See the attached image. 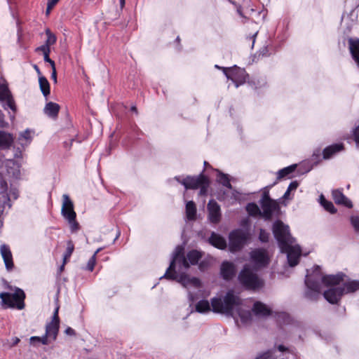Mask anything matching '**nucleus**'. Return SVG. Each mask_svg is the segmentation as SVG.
<instances>
[{"label": "nucleus", "mask_w": 359, "mask_h": 359, "mask_svg": "<svg viewBox=\"0 0 359 359\" xmlns=\"http://www.w3.org/2000/svg\"><path fill=\"white\" fill-rule=\"evenodd\" d=\"M238 13L240 14L241 16L242 17H244V18H246V16L245 15V14H248L249 15H251L252 13L254 12H256V11H255L254 9H246L245 11H243V9L241 8H238Z\"/></svg>", "instance_id": "nucleus-51"}, {"label": "nucleus", "mask_w": 359, "mask_h": 359, "mask_svg": "<svg viewBox=\"0 0 359 359\" xmlns=\"http://www.w3.org/2000/svg\"><path fill=\"white\" fill-rule=\"evenodd\" d=\"M21 136L25 140H29L31 138L30 132L28 130L22 133Z\"/></svg>", "instance_id": "nucleus-60"}, {"label": "nucleus", "mask_w": 359, "mask_h": 359, "mask_svg": "<svg viewBox=\"0 0 359 359\" xmlns=\"http://www.w3.org/2000/svg\"><path fill=\"white\" fill-rule=\"evenodd\" d=\"M11 93V91L6 83H0V101H4L8 95Z\"/></svg>", "instance_id": "nucleus-40"}, {"label": "nucleus", "mask_w": 359, "mask_h": 359, "mask_svg": "<svg viewBox=\"0 0 359 359\" xmlns=\"http://www.w3.org/2000/svg\"><path fill=\"white\" fill-rule=\"evenodd\" d=\"M12 341H13V342H12V344L11 346V347L17 345L20 342V339L18 338V337H14V338L12 339Z\"/></svg>", "instance_id": "nucleus-63"}, {"label": "nucleus", "mask_w": 359, "mask_h": 359, "mask_svg": "<svg viewBox=\"0 0 359 359\" xmlns=\"http://www.w3.org/2000/svg\"><path fill=\"white\" fill-rule=\"evenodd\" d=\"M184 255V248L182 245H177L173 253L172 259L170 262V266L166 270L163 277L169 280H177V276L175 271V266L177 260L180 257Z\"/></svg>", "instance_id": "nucleus-8"}, {"label": "nucleus", "mask_w": 359, "mask_h": 359, "mask_svg": "<svg viewBox=\"0 0 359 359\" xmlns=\"http://www.w3.org/2000/svg\"><path fill=\"white\" fill-rule=\"evenodd\" d=\"M186 215L189 220H194L196 217V206L194 201H190L186 204Z\"/></svg>", "instance_id": "nucleus-30"}, {"label": "nucleus", "mask_w": 359, "mask_h": 359, "mask_svg": "<svg viewBox=\"0 0 359 359\" xmlns=\"http://www.w3.org/2000/svg\"><path fill=\"white\" fill-rule=\"evenodd\" d=\"M320 203L323 208L329 212L334 214L337 212V209L331 201L326 200L323 196H320Z\"/></svg>", "instance_id": "nucleus-37"}, {"label": "nucleus", "mask_w": 359, "mask_h": 359, "mask_svg": "<svg viewBox=\"0 0 359 359\" xmlns=\"http://www.w3.org/2000/svg\"><path fill=\"white\" fill-rule=\"evenodd\" d=\"M209 264H208V262L207 261H201L199 264H198V268L201 271H205L206 269H208Z\"/></svg>", "instance_id": "nucleus-55"}, {"label": "nucleus", "mask_w": 359, "mask_h": 359, "mask_svg": "<svg viewBox=\"0 0 359 359\" xmlns=\"http://www.w3.org/2000/svg\"><path fill=\"white\" fill-rule=\"evenodd\" d=\"M100 251V248L97 249L94 255L89 259L87 265L86 270L93 271L96 264V255Z\"/></svg>", "instance_id": "nucleus-41"}, {"label": "nucleus", "mask_w": 359, "mask_h": 359, "mask_svg": "<svg viewBox=\"0 0 359 359\" xmlns=\"http://www.w3.org/2000/svg\"><path fill=\"white\" fill-rule=\"evenodd\" d=\"M316 276L320 278V282H322L327 286H337L344 281L345 275L342 273L336 275H325L320 274V269L319 266H316L315 271Z\"/></svg>", "instance_id": "nucleus-9"}, {"label": "nucleus", "mask_w": 359, "mask_h": 359, "mask_svg": "<svg viewBox=\"0 0 359 359\" xmlns=\"http://www.w3.org/2000/svg\"><path fill=\"white\" fill-rule=\"evenodd\" d=\"M283 253H287V262L290 266L293 267L298 264L299 257L301 255V250L292 245V243L287 245L285 248H280Z\"/></svg>", "instance_id": "nucleus-11"}, {"label": "nucleus", "mask_w": 359, "mask_h": 359, "mask_svg": "<svg viewBox=\"0 0 359 359\" xmlns=\"http://www.w3.org/2000/svg\"><path fill=\"white\" fill-rule=\"evenodd\" d=\"M196 311L198 313H205L210 311V303L208 300H200L196 304Z\"/></svg>", "instance_id": "nucleus-35"}, {"label": "nucleus", "mask_w": 359, "mask_h": 359, "mask_svg": "<svg viewBox=\"0 0 359 359\" xmlns=\"http://www.w3.org/2000/svg\"><path fill=\"white\" fill-rule=\"evenodd\" d=\"M46 34L47 36L45 44L49 48L50 46L54 45L56 43L57 38L54 34H53L49 29L46 30Z\"/></svg>", "instance_id": "nucleus-39"}, {"label": "nucleus", "mask_w": 359, "mask_h": 359, "mask_svg": "<svg viewBox=\"0 0 359 359\" xmlns=\"http://www.w3.org/2000/svg\"><path fill=\"white\" fill-rule=\"evenodd\" d=\"M297 168V164H292L287 167H285L280 170L277 172V181H280L283 178L290 177V175L295 171Z\"/></svg>", "instance_id": "nucleus-27"}, {"label": "nucleus", "mask_w": 359, "mask_h": 359, "mask_svg": "<svg viewBox=\"0 0 359 359\" xmlns=\"http://www.w3.org/2000/svg\"><path fill=\"white\" fill-rule=\"evenodd\" d=\"M351 222L355 231H359V216H353L351 217Z\"/></svg>", "instance_id": "nucleus-47"}, {"label": "nucleus", "mask_w": 359, "mask_h": 359, "mask_svg": "<svg viewBox=\"0 0 359 359\" xmlns=\"http://www.w3.org/2000/svg\"><path fill=\"white\" fill-rule=\"evenodd\" d=\"M222 301L224 313L226 314L231 313L236 306H240L242 304L241 298L235 295L232 290H229L226 292Z\"/></svg>", "instance_id": "nucleus-10"}, {"label": "nucleus", "mask_w": 359, "mask_h": 359, "mask_svg": "<svg viewBox=\"0 0 359 359\" xmlns=\"http://www.w3.org/2000/svg\"><path fill=\"white\" fill-rule=\"evenodd\" d=\"M246 210L250 216H261V210L255 203H250L246 206Z\"/></svg>", "instance_id": "nucleus-36"}, {"label": "nucleus", "mask_w": 359, "mask_h": 359, "mask_svg": "<svg viewBox=\"0 0 359 359\" xmlns=\"http://www.w3.org/2000/svg\"><path fill=\"white\" fill-rule=\"evenodd\" d=\"M255 359H274L271 351H267L258 355Z\"/></svg>", "instance_id": "nucleus-46"}, {"label": "nucleus", "mask_w": 359, "mask_h": 359, "mask_svg": "<svg viewBox=\"0 0 359 359\" xmlns=\"http://www.w3.org/2000/svg\"><path fill=\"white\" fill-rule=\"evenodd\" d=\"M36 51H41L43 53V55H45L46 54H50V48H49L46 44H43V45L36 48Z\"/></svg>", "instance_id": "nucleus-49"}, {"label": "nucleus", "mask_w": 359, "mask_h": 359, "mask_svg": "<svg viewBox=\"0 0 359 359\" xmlns=\"http://www.w3.org/2000/svg\"><path fill=\"white\" fill-rule=\"evenodd\" d=\"M272 232L280 248H285L288 244L292 243L289 226L285 224L281 220L278 219L273 222Z\"/></svg>", "instance_id": "nucleus-4"}, {"label": "nucleus", "mask_w": 359, "mask_h": 359, "mask_svg": "<svg viewBox=\"0 0 359 359\" xmlns=\"http://www.w3.org/2000/svg\"><path fill=\"white\" fill-rule=\"evenodd\" d=\"M344 149L343 143H335L326 147L322 151L323 159L328 160Z\"/></svg>", "instance_id": "nucleus-17"}, {"label": "nucleus", "mask_w": 359, "mask_h": 359, "mask_svg": "<svg viewBox=\"0 0 359 359\" xmlns=\"http://www.w3.org/2000/svg\"><path fill=\"white\" fill-rule=\"evenodd\" d=\"M13 141L14 139L11 134L0 130V148L9 149L12 146Z\"/></svg>", "instance_id": "nucleus-25"}, {"label": "nucleus", "mask_w": 359, "mask_h": 359, "mask_svg": "<svg viewBox=\"0 0 359 359\" xmlns=\"http://www.w3.org/2000/svg\"><path fill=\"white\" fill-rule=\"evenodd\" d=\"M48 337L49 336L48 334H46V333L44 336L41 337L40 342L44 345H47L48 344Z\"/></svg>", "instance_id": "nucleus-59"}, {"label": "nucleus", "mask_w": 359, "mask_h": 359, "mask_svg": "<svg viewBox=\"0 0 359 359\" xmlns=\"http://www.w3.org/2000/svg\"><path fill=\"white\" fill-rule=\"evenodd\" d=\"M217 181L218 183L221 184L222 186L228 188L229 189H232V185L230 182L229 176L227 174H224L219 170H217Z\"/></svg>", "instance_id": "nucleus-28"}, {"label": "nucleus", "mask_w": 359, "mask_h": 359, "mask_svg": "<svg viewBox=\"0 0 359 359\" xmlns=\"http://www.w3.org/2000/svg\"><path fill=\"white\" fill-rule=\"evenodd\" d=\"M25 292L20 288H17L13 294L5 292L0 293L1 306L4 309L12 308L18 310L23 309L25 306Z\"/></svg>", "instance_id": "nucleus-3"}, {"label": "nucleus", "mask_w": 359, "mask_h": 359, "mask_svg": "<svg viewBox=\"0 0 359 359\" xmlns=\"http://www.w3.org/2000/svg\"><path fill=\"white\" fill-rule=\"evenodd\" d=\"M203 253L197 250H191L187 254V261L189 263V266L196 265L198 261L202 258Z\"/></svg>", "instance_id": "nucleus-26"}, {"label": "nucleus", "mask_w": 359, "mask_h": 359, "mask_svg": "<svg viewBox=\"0 0 359 359\" xmlns=\"http://www.w3.org/2000/svg\"><path fill=\"white\" fill-rule=\"evenodd\" d=\"M211 306L215 313H224L223 301L221 298L214 297L211 299Z\"/></svg>", "instance_id": "nucleus-32"}, {"label": "nucleus", "mask_w": 359, "mask_h": 359, "mask_svg": "<svg viewBox=\"0 0 359 359\" xmlns=\"http://www.w3.org/2000/svg\"><path fill=\"white\" fill-rule=\"evenodd\" d=\"M298 186H299V183L297 182V181H293L289 184V186L287 187V190H289L290 191L295 190V189H297Z\"/></svg>", "instance_id": "nucleus-56"}, {"label": "nucleus", "mask_w": 359, "mask_h": 359, "mask_svg": "<svg viewBox=\"0 0 359 359\" xmlns=\"http://www.w3.org/2000/svg\"><path fill=\"white\" fill-rule=\"evenodd\" d=\"M341 287L345 288V294L355 292L359 290V280L346 282Z\"/></svg>", "instance_id": "nucleus-33"}, {"label": "nucleus", "mask_w": 359, "mask_h": 359, "mask_svg": "<svg viewBox=\"0 0 359 359\" xmlns=\"http://www.w3.org/2000/svg\"><path fill=\"white\" fill-rule=\"evenodd\" d=\"M353 137L357 146L359 147V126L353 130Z\"/></svg>", "instance_id": "nucleus-52"}, {"label": "nucleus", "mask_w": 359, "mask_h": 359, "mask_svg": "<svg viewBox=\"0 0 359 359\" xmlns=\"http://www.w3.org/2000/svg\"><path fill=\"white\" fill-rule=\"evenodd\" d=\"M273 201V200L270 198L269 192L265 191V192H264V194L262 195V199L260 201V203H264V202H269V201Z\"/></svg>", "instance_id": "nucleus-53"}, {"label": "nucleus", "mask_w": 359, "mask_h": 359, "mask_svg": "<svg viewBox=\"0 0 359 359\" xmlns=\"http://www.w3.org/2000/svg\"><path fill=\"white\" fill-rule=\"evenodd\" d=\"M60 109V106L53 102H49L46 103L43 111L44 113L49 117L55 119L58 116V114Z\"/></svg>", "instance_id": "nucleus-24"}, {"label": "nucleus", "mask_w": 359, "mask_h": 359, "mask_svg": "<svg viewBox=\"0 0 359 359\" xmlns=\"http://www.w3.org/2000/svg\"><path fill=\"white\" fill-rule=\"evenodd\" d=\"M60 1V0H48L47 6L49 8L53 9V8L57 5V4Z\"/></svg>", "instance_id": "nucleus-57"}, {"label": "nucleus", "mask_w": 359, "mask_h": 359, "mask_svg": "<svg viewBox=\"0 0 359 359\" xmlns=\"http://www.w3.org/2000/svg\"><path fill=\"white\" fill-rule=\"evenodd\" d=\"M74 250V244L72 240L67 242V248L63 255L64 264H67Z\"/></svg>", "instance_id": "nucleus-34"}, {"label": "nucleus", "mask_w": 359, "mask_h": 359, "mask_svg": "<svg viewBox=\"0 0 359 359\" xmlns=\"http://www.w3.org/2000/svg\"><path fill=\"white\" fill-rule=\"evenodd\" d=\"M60 325L56 323H49L46 327V333L52 337L53 340H55L59 332Z\"/></svg>", "instance_id": "nucleus-29"}, {"label": "nucleus", "mask_w": 359, "mask_h": 359, "mask_svg": "<svg viewBox=\"0 0 359 359\" xmlns=\"http://www.w3.org/2000/svg\"><path fill=\"white\" fill-rule=\"evenodd\" d=\"M176 263H178L179 264H180L185 269H187L189 268V263L187 261V256L185 257L184 255H183L182 257H180L179 259L177 260Z\"/></svg>", "instance_id": "nucleus-45"}, {"label": "nucleus", "mask_w": 359, "mask_h": 359, "mask_svg": "<svg viewBox=\"0 0 359 359\" xmlns=\"http://www.w3.org/2000/svg\"><path fill=\"white\" fill-rule=\"evenodd\" d=\"M345 294V288L333 287L323 292L325 299L332 304H338L341 297Z\"/></svg>", "instance_id": "nucleus-12"}, {"label": "nucleus", "mask_w": 359, "mask_h": 359, "mask_svg": "<svg viewBox=\"0 0 359 359\" xmlns=\"http://www.w3.org/2000/svg\"><path fill=\"white\" fill-rule=\"evenodd\" d=\"M4 101H6L7 105L11 109H12L13 111L16 110L15 101L13 100L11 93L9 95H8V97H6V99H5Z\"/></svg>", "instance_id": "nucleus-44"}, {"label": "nucleus", "mask_w": 359, "mask_h": 359, "mask_svg": "<svg viewBox=\"0 0 359 359\" xmlns=\"http://www.w3.org/2000/svg\"><path fill=\"white\" fill-rule=\"evenodd\" d=\"M0 252L5 263L6 268L10 271L14 266L13 255L8 245L3 244L0 247Z\"/></svg>", "instance_id": "nucleus-19"}, {"label": "nucleus", "mask_w": 359, "mask_h": 359, "mask_svg": "<svg viewBox=\"0 0 359 359\" xmlns=\"http://www.w3.org/2000/svg\"><path fill=\"white\" fill-rule=\"evenodd\" d=\"M41 337H32L30 338V342L34 344V342H40Z\"/></svg>", "instance_id": "nucleus-62"}, {"label": "nucleus", "mask_w": 359, "mask_h": 359, "mask_svg": "<svg viewBox=\"0 0 359 359\" xmlns=\"http://www.w3.org/2000/svg\"><path fill=\"white\" fill-rule=\"evenodd\" d=\"M249 238V234L241 229L232 231L229 236V248L231 252L241 250Z\"/></svg>", "instance_id": "nucleus-6"}, {"label": "nucleus", "mask_w": 359, "mask_h": 359, "mask_svg": "<svg viewBox=\"0 0 359 359\" xmlns=\"http://www.w3.org/2000/svg\"><path fill=\"white\" fill-rule=\"evenodd\" d=\"M236 274V268L233 263L228 261H224L222 263L220 266V275L222 278L226 280H232Z\"/></svg>", "instance_id": "nucleus-14"}, {"label": "nucleus", "mask_w": 359, "mask_h": 359, "mask_svg": "<svg viewBox=\"0 0 359 359\" xmlns=\"http://www.w3.org/2000/svg\"><path fill=\"white\" fill-rule=\"evenodd\" d=\"M51 79L56 83L57 82V72L56 68H52Z\"/></svg>", "instance_id": "nucleus-61"}, {"label": "nucleus", "mask_w": 359, "mask_h": 359, "mask_svg": "<svg viewBox=\"0 0 359 359\" xmlns=\"http://www.w3.org/2000/svg\"><path fill=\"white\" fill-rule=\"evenodd\" d=\"M210 244L219 250H224L226 248V241L221 235L212 232L208 238Z\"/></svg>", "instance_id": "nucleus-22"}, {"label": "nucleus", "mask_w": 359, "mask_h": 359, "mask_svg": "<svg viewBox=\"0 0 359 359\" xmlns=\"http://www.w3.org/2000/svg\"><path fill=\"white\" fill-rule=\"evenodd\" d=\"M208 210L210 221L213 224L219 223L221 219L220 206L215 200H210Z\"/></svg>", "instance_id": "nucleus-16"}, {"label": "nucleus", "mask_w": 359, "mask_h": 359, "mask_svg": "<svg viewBox=\"0 0 359 359\" xmlns=\"http://www.w3.org/2000/svg\"><path fill=\"white\" fill-rule=\"evenodd\" d=\"M252 259L258 265L265 266L269 264L267 253L264 249H257L251 252Z\"/></svg>", "instance_id": "nucleus-18"}, {"label": "nucleus", "mask_w": 359, "mask_h": 359, "mask_svg": "<svg viewBox=\"0 0 359 359\" xmlns=\"http://www.w3.org/2000/svg\"><path fill=\"white\" fill-rule=\"evenodd\" d=\"M175 179L182 184L186 189H200V196H205L208 195L210 181L209 177L204 175V170L197 176L188 175L182 180L180 179V177H175Z\"/></svg>", "instance_id": "nucleus-1"}, {"label": "nucleus", "mask_w": 359, "mask_h": 359, "mask_svg": "<svg viewBox=\"0 0 359 359\" xmlns=\"http://www.w3.org/2000/svg\"><path fill=\"white\" fill-rule=\"evenodd\" d=\"M43 59L45 62H48L50 65L51 68L55 67V63L53 60L50 58L49 54H46L43 55Z\"/></svg>", "instance_id": "nucleus-54"}, {"label": "nucleus", "mask_w": 359, "mask_h": 359, "mask_svg": "<svg viewBox=\"0 0 359 359\" xmlns=\"http://www.w3.org/2000/svg\"><path fill=\"white\" fill-rule=\"evenodd\" d=\"M238 280L240 284L247 290H255L264 286V281L248 264L244 265L238 273Z\"/></svg>", "instance_id": "nucleus-2"}, {"label": "nucleus", "mask_w": 359, "mask_h": 359, "mask_svg": "<svg viewBox=\"0 0 359 359\" xmlns=\"http://www.w3.org/2000/svg\"><path fill=\"white\" fill-rule=\"evenodd\" d=\"M222 70L226 78L235 83L236 87L245 83L248 78V74L245 69L237 66L229 68L223 67Z\"/></svg>", "instance_id": "nucleus-7"}, {"label": "nucleus", "mask_w": 359, "mask_h": 359, "mask_svg": "<svg viewBox=\"0 0 359 359\" xmlns=\"http://www.w3.org/2000/svg\"><path fill=\"white\" fill-rule=\"evenodd\" d=\"M58 311H59V306H57L53 313V318L50 323H56L60 325V318L58 316Z\"/></svg>", "instance_id": "nucleus-50"}, {"label": "nucleus", "mask_w": 359, "mask_h": 359, "mask_svg": "<svg viewBox=\"0 0 359 359\" xmlns=\"http://www.w3.org/2000/svg\"><path fill=\"white\" fill-rule=\"evenodd\" d=\"M252 311L257 316H269L272 313V311L266 304L261 302H256L254 303Z\"/></svg>", "instance_id": "nucleus-21"}, {"label": "nucleus", "mask_w": 359, "mask_h": 359, "mask_svg": "<svg viewBox=\"0 0 359 359\" xmlns=\"http://www.w3.org/2000/svg\"><path fill=\"white\" fill-rule=\"evenodd\" d=\"M332 196L337 205H341L347 208H352V202L343 194L339 189L333 190L332 192Z\"/></svg>", "instance_id": "nucleus-20"}, {"label": "nucleus", "mask_w": 359, "mask_h": 359, "mask_svg": "<svg viewBox=\"0 0 359 359\" xmlns=\"http://www.w3.org/2000/svg\"><path fill=\"white\" fill-rule=\"evenodd\" d=\"M65 333L67 335H70V336H75L76 335V332L74 329H72V327H68L66 328V330H65Z\"/></svg>", "instance_id": "nucleus-58"}, {"label": "nucleus", "mask_w": 359, "mask_h": 359, "mask_svg": "<svg viewBox=\"0 0 359 359\" xmlns=\"http://www.w3.org/2000/svg\"><path fill=\"white\" fill-rule=\"evenodd\" d=\"M348 42L351 56L359 67V39L350 38Z\"/></svg>", "instance_id": "nucleus-23"}, {"label": "nucleus", "mask_w": 359, "mask_h": 359, "mask_svg": "<svg viewBox=\"0 0 359 359\" xmlns=\"http://www.w3.org/2000/svg\"><path fill=\"white\" fill-rule=\"evenodd\" d=\"M290 194V191L287 189V191H285V193L283 196V199H288Z\"/></svg>", "instance_id": "nucleus-64"}, {"label": "nucleus", "mask_w": 359, "mask_h": 359, "mask_svg": "<svg viewBox=\"0 0 359 359\" xmlns=\"http://www.w3.org/2000/svg\"><path fill=\"white\" fill-rule=\"evenodd\" d=\"M40 90L45 97H47L50 93V83L45 76H40L39 79Z\"/></svg>", "instance_id": "nucleus-31"}, {"label": "nucleus", "mask_w": 359, "mask_h": 359, "mask_svg": "<svg viewBox=\"0 0 359 359\" xmlns=\"http://www.w3.org/2000/svg\"><path fill=\"white\" fill-rule=\"evenodd\" d=\"M321 155H322V153L320 151V149H315L313 152V154L311 155V161L314 165H318L322 161Z\"/></svg>", "instance_id": "nucleus-42"}, {"label": "nucleus", "mask_w": 359, "mask_h": 359, "mask_svg": "<svg viewBox=\"0 0 359 359\" xmlns=\"http://www.w3.org/2000/svg\"><path fill=\"white\" fill-rule=\"evenodd\" d=\"M261 216H262L265 220H271L273 216V213L280 209L278 203L274 200L269 202L261 203Z\"/></svg>", "instance_id": "nucleus-15"}, {"label": "nucleus", "mask_w": 359, "mask_h": 359, "mask_svg": "<svg viewBox=\"0 0 359 359\" xmlns=\"http://www.w3.org/2000/svg\"><path fill=\"white\" fill-rule=\"evenodd\" d=\"M62 215L67 220H74L76 214L74 210V204L69 196L63 195V203L62 207Z\"/></svg>", "instance_id": "nucleus-13"}, {"label": "nucleus", "mask_w": 359, "mask_h": 359, "mask_svg": "<svg viewBox=\"0 0 359 359\" xmlns=\"http://www.w3.org/2000/svg\"><path fill=\"white\" fill-rule=\"evenodd\" d=\"M259 239L262 243L269 242V233H268L266 230L263 229H260L259 233Z\"/></svg>", "instance_id": "nucleus-43"}, {"label": "nucleus", "mask_w": 359, "mask_h": 359, "mask_svg": "<svg viewBox=\"0 0 359 359\" xmlns=\"http://www.w3.org/2000/svg\"><path fill=\"white\" fill-rule=\"evenodd\" d=\"M305 284L306 290L304 297L310 301H317L321 295V285L320 278L316 276V271L306 276Z\"/></svg>", "instance_id": "nucleus-5"}, {"label": "nucleus", "mask_w": 359, "mask_h": 359, "mask_svg": "<svg viewBox=\"0 0 359 359\" xmlns=\"http://www.w3.org/2000/svg\"><path fill=\"white\" fill-rule=\"evenodd\" d=\"M185 280H187L188 283H191L196 287L199 286L201 283V281L198 278L193 277L189 278L187 275H181L178 281L184 283Z\"/></svg>", "instance_id": "nucleus-38"}, {"label": "nucleus", "mask_w": 359, "mask_h": 359, "mask_svg": "<svg viewBox=\"0 0 359 359\" xmlns=\"http://www.w3.org/2000/svg\"><path fill=\"white\" fill-rule=\"evenodd\" d=\"M68 222L70 225L72 232H75L79 230V224L76 222V219H74V220H68Z\"/></svg>", "instance_id": "nucleus-48"}]
</instances>
